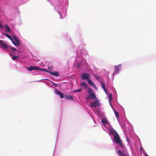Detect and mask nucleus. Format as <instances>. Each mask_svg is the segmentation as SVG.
<instances>
[{"label": "nucleus", "instance_id": "nucleus-28", "mask_svg": "<svg viewBox=\"0 0 156 156\" xmlns=\"http://www.w3.org/2000/svg\"><path fill=\"white\" fill-rule=\"evenodd\" d=\"M105 91V92L106 93H107V90H106V89H105V88H104V89H103Z\"/></svg>", "mask_w": 156, "mask_h": 156}, {"label": "nucleus", "instance_id": "nucleus-24", "mask_svg": "<svg viewBox=\"0 0 156 156\" xmlns=\"http://www.w3.org/2000/svg\"><path fill=\"white\" fill-rule=\"evenodd\" d=\"M115 114L116 116L117 117H118L119 116V114L117 112H115Z\"/></svg>", "mask_w": 156, "mask_h": 156}, {"label": "nucleus", "instance_id": "nucleus-1", "mask_svg": "<svg viewBox=\"0 0 156 156\" xmlns=\"http://www.w3.org/2000/svg\"><path fill=\"white\" fill-rule=\"evenodd\" d=\"M10 40L12 43L15 46H19L20 45V41L18 37L16 36L13 35L12 37L10 36Z\"/></svg>", "mask_w": 156, "mask_h": 156}, {"label": "nucleus", "instance_id": "nucleus-11", "mask_svg": "<svg viewBox=\"0 0 156 156\" xmlns=\"http://www.w3.org/2000/svg\"><path fill=\"white\" fill-rule=\"evenodd\" d=\"M10 49L12 51L14 54L16 55L18 53V51L17 49L12 47H10Z\"/></svg>", "mask_w": 156, "mask_h": 156}, {"label": "nucleus", "instance_id": "nucleus-22", "mask_svg": "<svg viewBox=\"0 0 156 156\" xmlns=\"http://www.w3.org/2000/svg\"><path fill=\"white\" fill-rule=\"evenodd\" d=\"M82 90V89H80L77 90H74L73 92H80Z\"/></svg>", "mask_w": 156, "mask_h": 156}, {"label": "nucleus", "instance_id": "nucleus-3", "mask_svg": "<svg viewBox=\"0 0 156 156\" xmlns=\"http://www.w3.org/2000/svg\"><path fill=\"white\" fill-rule=\"evenodd\" d=\"M116 133V134L114 136L113 140L115 142L118 144L121 141L118 133Z\"/></svg>", "mask_w": 156, "mask_h": 156}, {"label": "nucleus", "instance_id": "nucleus-17", "mask_svg": "<svg viewBox=\"0 0 156 156\" xmlns=\"http://www.w3.org/2000/svg\"><path fill=\"white\" fill-rule=\"evenodd\" d=\"M65 97L66 99L73 100L72 97L69 95L66 96Z\"/></svg>", "mask_w": 156, "mask_h": 156}, {"label": "nucleus", "instance_id": "nucleus-30", "mask_svg": "<svg viewBox=\"0 0 156 156\" xmlns=\"http://www.w3.org/2000/svg\"><path fill=\"white\" fill-rule=\"evenodd\" d=\"M145 156H149L148 154H146Z\"/></svg>", "mask_w": 156, "mask_h": 156}, {"label": "nucleus", "instance_id": "nucleus-23", "mask_svg": "<svg viewBox=\"0 0 156 156\" xmlns=\"http://www.w3.org/2000/svg\"><path fill=\"white\" fill-rule=\"evenodd\" d=\"M101 86H102V88L104 89V88H105V85L103 83V82L102 81H101Z\"/></svg>", "mask_w": 156, "mask_h": 156}, {"label": "nucleus", "instance_id": "nucleus-12", "mask_svg": "<svg viewBox=\"0 0 156 156\" xmlns=\"http://www.w3.org/2000/svg\"><path fill=\"white\" fill-rule=\"evenodd\" d=\"M118 154L120 156H127L126 154H125L122 153V151L120 150H118L117 151Z\"/></svg>", "mask_w": 156, "mask_h": 156}, {"label": "nucleus", "instance_id": "nucleus-7", "mask_svg": "<svg viewBox=\"0 0 156 156\" xmlns=\"http://www.w3.org/2000/svg\"><path fill=\"white\" fill-rule=\"evenodd\" d=\"M91 98L94 99L96 98V95L94 93H92L91 94H89V95L87 98L86 99H89Z\"/></svg>", "mask_w": 156, "mask_h": 156}, {"label": "nucleus", "instance_id": "nucleus-29", "mask_svg": "<svg viewBox=\"0 0 156 156\" xmlns=\"http://www.w3.org/2000/svg\"><path fill=\"white\" fill-rule=\"evenodd\" d=\"M96 89H97V88L96 86L95 85V87H94Z\"/></svg>", "mask_w": 156, "mask_h": 156}, {"label": "nucleus", "instance_id": "nucleus-25", "mask_svg": "<svg viewBox=\"0 0 156 156\" xmlns=\"http://www.w3.org/2000/svg\"><path fill=\"white\" fill-rule=\"evenodd\" d=\"M118 144H119V145H120L121 147L123 148V145L121 141Z\"/></svg>", "mask_w": 156, "mask_h": 156}, {"label": "nucleus", "instance_id": "nucleus-21", "mask_svg": "<svg viewBox=\"0 0 156 156\" xmlns=\"http://www.w3.org/2000/svg\"><path fill=\"white\" fill-rule=\"evenodd\" d=\"M3 35H5V36L7 37L9 39H10V35H9L8 34H7V33H4L3 34Z\"/></svg>", "mask_w": 156, "mask_h": 156}, {"label": "nucleus", "instance_id": "nucleus-6", "mask_svg": "<svg viewBox=\"0 0 156 156\" xmlns=\"http://www.w3.org/2000/svg\"><path fill=\"white\" fill-rule=\"evenodd\" d=\"M100 104L98 100H96L93 101L91 104V105L92 107H96L100 105Z\"/></svg>", "mask_w": 156, "mask_h": 156}, {"label": "nucleus", "instance_id": "nucleus-13", "mask_svg": "<svg viewBox=\"0 0 156 156\" xmlns=\"http://www.w3.org/2000/svg\"><path fill=\"white\" fill-rule=\"evenodd\" d=\"M80 86L81 87H82L84 88L85 89L87 87V85L86 82H83L81 83Z\"/></svg>", "mask_w": 156, "mask_h": 156}, {"label": "nucleus", "instance_id": "nucleus-4", "mask_svg": "<svg viewBox=\"0 0 156 156\" xmlns=\"http://www.w3.org/2000/svg\"><path fill=\"white\" fill-rule=\"evenodd\" d=\"M90 77V75L88 73H83L81 75V78L83 80L86 79L87 80Z\"/></svg>", "mask_w": 156, "mask_h": 156}, {"label": "nucleus", "instance_id": "nucleus-16", "mask_svg": "<svg viewBox=\"0 0 156 156\" xmlns=\"http://www.w3.org/2000/svg\"><path fill=\"white\" fill-rule=\"evenodd\" d=\"M121 65L120 64L117 66H115L114 67L115 69V71L118 72L119 71V67L121 66Z\"/></svg>", "mask_w": 156, "mask_h": 156}, {"label": "nucleus", "instance_id": "nucleus-18", "mask_svg": "<svg viewBox=\"0 0 156 156\" xmlns=\"http://www.w3.org/2000/svg\"><path fill=\"white\" fill-rule=\"evenodd\" d=\"M5 30H6V31L8 32H10V28H9V27L6 25L5 26Z\"/></svg>", "mask_w": 156, "mask_h": 156}, {"label": "nucleus", "instance_id": "nucleus-26", "mask_svg": "<svg viewBox=\"0 0 156 156\" xmlns=\"http://www.w3.org/2000/svg\"><path fill=\"white\" fill-rule=\"evenodd\" d=\"M110 97L109 98V100L110 101V99H111V100H112V94H110Z\"/></svg>", "mask_w": 156, "mask_h": 156}, {"label": "nucleus", "instance_id": "nucleus-9", "mask_svg": "<svg viewBox=\"0 0 156 156\" xmlns=\"http://www.w3.org/2000/svg\"><path fill=\"white\" fill-rule=\"evenodd\" d=\"M87 81L89 84L91 85L93 87H95V85L94 83V82L90 79H89Z\"/></svg>", "mask_w": 156, "mask_h": 156}, {"label": "nucleus", "instance_id": "nucleus-15", "mask_svg": "<svg viewBox=\"0 0 156 156\" xmlns=\"http://www.w3.org/2000/svg\"><path fill=\"white\" fill-rule=\"evenodd\" d=\"M101 122L104 125H105L108 123V121L107 119L105 118H104L101 119Z\"/></svg>", "mask_w": 156, "mask_h": 156}, {"label": "nucleus", "instance_id": "nucleus-27", "mask_svg": "<svg viewBox=\"0 0 156 156\" xmlns=\"http://www.w3.org/2000/svg\"><path fill=\"white\" fill-rule=\"evenodd\" d=\"M94 76L95 77V78H96V79L98 80H99L100 79V77H99V76H98L96 75H95Z\"/></svg>", "mask_w": 156, "mask_h": 156}, {"label": "nucleus", "instance_id": "nucleus-20", "mask_svg": "<svg viewBox=\"0 0 156 156\" xmlns=\"http://www.w3.org/2000/svg\"><path fill=\"white\" fill-rule=\"evenodd\" d=\"M94 92L93 91V90L92 89L90 88H89L88 89V93L90 94H91L92 93H93Z\"/></svg>", "mask_w": 156, "mask_h": 156}, {"label": "nucleus", "instance_id": "nucleus-19", "mask_svg": "<svg viewBox=\"0 0 156 156\" xmlns=\"http://www.w3.org/2000/svg\"><path fill=\"white\" fill-rule=\"evenodd\" d=\"M19 56H16L13 55L12 57V58L13 60H16L17 59L19 58Z\"/></svg>", "mask_w": 156, "mask_h": 156}, {"label": "nucleus", "instance_id": "nucleus-5", "mask_svg": "<svg viewBox=\"0 0 156 156\" xmlns=\"http://www.w3.org/2000/svg\"><path fill=\"white\" fill-rule=\"evenodd\" d=\"M0 45L2 46L6 50L9 48V46L2 40H0Z\"/></svg>", "mask_w": 156, "mask_h": 156}, {"label": "nucleus", "instance_id": "nucleus-8", "mask_svg": "<svg viewBox=\"0 0 156 156\" xmlns=\"http://www.w3.org/2000/svg\"><path fill=\"white\" fill-rule=\"evenodd\" d=\"M46 72H48L49 74H51L53 76H59V73L58 72H52L50 71H47V70Z\"/></svg>", "mask_w": 156, "mask_h": 156}, {"label": "nucleus", "instance_id": "nucleus-14", "mask_svg": "<svg viewBox=\"0 0 156 156\" xmlns=\"http://www.w3.org/2000/svg\"><path fill=\"white\" fill-rule=\"evenodd\" d=\"M57 94L59 95L61 98H63L64 97V94L61 92L59 91V90H57L56 92Z\"/></svg>", "mask_w": 156, "mask_h": 156}, {"label": "nucleus", "instance_id": "nucleus-2", "mask_svg": "<svg viewBox=\"0 0 156 156\" xmlns=\"http://www.w3.org/2000/svg\"><path fill=\"white\" fill-rule=\"evenodd\" d=\"M27 69L28 70L30 71H31L33 70H40L41 71H47V70L45 69H40L39 67L37 66H31L30 67H28L27 68Z\"/></svg>", "mask_w": 156, "mask_h": 156}, {"label": "nucleus", "instance_id": "nucleus-31", "mask_svg": "<svg viewBox=\"0 0 156 156\" xmlns=\"http://www.w3.org/2000/svg\"><path fill=\"white\" fill-rule=\"evenodd\" d=\"M10 34H11V30H10Z\"/></svg>", "mask_w": 156, "mask_h": 156}, {"label": "nucleus", "instance_id": "nucleus-10", "mask_svg": "<svg viewBox=\"0 0 156 156\" xmlns=\"http://www.w3.org/2000/svg\"><path fill=\"white\" fill-rule=\"evenodd\" d=\"M109 134L111 135H113L114 136L116 134V133H117V132L115 131L114 129H110L109 130Z\"/></svg>", "mask_w": 156, "mask_h": 156}]
</instances>
